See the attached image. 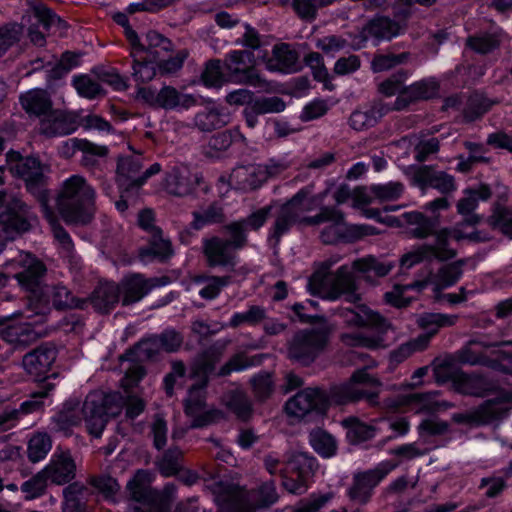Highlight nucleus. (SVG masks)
<instances>
[{
	"label": "nucleus",
	"mask_w": 512,
	"mask_h": 512,
	"mask_svg": "<svg viewBox=\"0 0 512 512\" xmlns=\"http://www.w3.org/2000/svg\"><path fill=\"white\" fill-rule=\"evenodd\" d=\"M73 86L80 96L88 99L96 98L102 93L101 86L86 75L74 76Z\"/></svg>",
	"instance_id": "59"
},
{
	"label": "nucleus",
	"mask_w": 512,
	"mask_h": 512,
	"mask_svg": "<svg viewBox=\"0 0 512 512\" xmlns=\"http://www.w3.org/2000/svg\"><path fill=\"white\" fill-rule=\"evenodd\" d=\"M435 376L439 382L451 380L455 389L460 393L471 395L481 393V378L453 370L448 361H444L435 368Z\"/></svg>",
	"instance_id": "26"
},
{
	"label": "nucleus",
	"mask_w": 512,
	"mask_h": 512,
	"mask_svg": "<svg viewBox=\"0 0 512 512\" xmlns=\"http://www.w3.org/2000/svg\"><path fill=\"white\" fill-rule=\"evenodd\" d=\"M364 214L367 218H377L378 221L389 226H402L406 224L411 233L418 238L427 237L435 226V222L432 219L427 218L418 211L406 212L399 219L390 216L381 218L379 212L375 210H366Z\"/></svg>",
	"instance_id": "24"
},
{
	"label": "nucleus",
	"mask_w": 512,
	"mask_h": 512,
	"mask_svg": "<svg viewBox=\"0 0 512 512\" xmlns=\"http://www.w3.org/2000/svg\"><path fill=\"white\" fill-rule=\"evenodd\" d=\"M198 182L199 177L192 174L187 166H179L172 168L167 173L164 188L169 194L185 196L193 191Z\"/></svg>",
	"instance_id": "27"
},
{
	"label": "nucleus",
	"mask_w": 512,
	"mask_h": 512,
	"mask_svg": "<svg viewBox=\"0 0 512 512\" xmlns=\"http://www.w3.org/2000/svg\"><path fill=\"white\" fill-rule=\"evenodd\" d=\"M181 451L178 448L169 449L157 463L164 476H172L180 469Z\"/></svg>",
	"instance_id": "61"
},
{
	"label": "nucleus",
	"mask_w": 512,
	"mask_h": 512,
	"mask_svg": "<svg viewBox=\"0 0 512 512\" xmlns=\"http://www.w3.org/2000/svg\"><path fill=\"white\" fill-rule=\"evenodd\" d=\"M147 100L157 107L164 109L184 110L194 106L196 101L192 95L181 94L175 88L166 86L157 93L148 92Z\"/></svg>",
	"instance_id": "29"
},
{
	"label": "nucleus",
	"mask_w": 512,
	"mask_h": 512,
	"mask_svg": "<svg viewBox=\"0 0 512 512\" xmlns=\"http://www.w3.org/2000/svg\"><path fill=\"white\" fill-rule=\"evenodd\" d=\"M382 383L369 374L366 369L353 373L346 383L331 388L327 398L319 389L307 388L298 392L285 404L286 414L299 420L313 411L324 412L329 402L345 404L360 399H366L370 404L376 403Z\"/></svg>",
	"instance_id": "2"
},
{
	"label": "nucleus",
	"mask_w": 512,
	"mask_h": 512,
	"mask_svg": "<svg viewBox=\"0 0 512 512\" xmlns=\"http://www.w3.org/2000/svg\"><path fill=\"white\" fill-rule=\"evenodd\" d=\"M330 331L322 323L318 328L298 332L289 343V358L303 365L310 364L326 347Z\"/></svg>",
	"instance_id": "13"
},
{
	"label": "nucleus",
	"mask_w": 512,
	"mask_h": 512,
	"mask_svg": "<svg viewBox=\"0 0 512 512\" xmlns=\"http://www.w3.org/2000/svg\"><path fill=\"white\" fill-rule=\"evenodd\" d=\"M172 255L171 243L163 238L161 231L151 234L149 245L140 250V257L143 261L152 259H166Z\"/></svg>",
	"instance_id": "44"
},
{
	"label": "nucleus",
	"mask_w": 512,
	"mask_h": 512,
	"mask_svg": "<svg viewBox=\"0 0 512 512\" xmlns=\"http://www.w3.org/2000/svg\"><path fill=\"white\" fill-rule=\"evenodd\" d=\"M458 316L445 313H423L417 317V325L429 336V341L441 328L456 324Z\"/></svg>",
	"instance_id": "40"
},
{
	"label": "nucleus",
	"mask_w": 512,
	"mask_h": 512,
	"mask_svg": "<svg viewBox=\"0 0 512 512\" xmlns=\"http://www.w3.org/2000/svg\"><path fill=\"white\" fill-rule=\"evenodd\" d=\"M51 448L50 436L45 432H37L28 442V457L32 462H39L46 457Z\"/></svg>",
	"instance_id": "53"
},
{
	"label": "nucleus",
	"mask_w": 512,
	"mask_h": 512,
	"mask_svg": "<svg viewBox=\"0 0 512 512\" xmlns=\"http://www.w3.org/2000/svg\"><path fill=\"white\" fill-rule=\"evenodd\" d=\"M393 106H385L381 110L370 108L354 111L349 119L350 126L356 131H362L374 126L384 113L392 110Z\"/></svg>",
	"instance_id": "46"
},
{
	"label": "nucleus",
	"mask_w": 512,
	"mask_h": 512,
	"mask_svg": "<svg viewBox=\"0 0 512 512\" xmlns=\"http://www.w3.org/2000/svg\"><path fill=\"white\" fill-rule=\"evenodd\" d=\"M347 428V437L353 443H359L372 438L375 435L376 428L361 422L357 418H348L343 421Z\"/></svg>",
	"instance_id": "54"
},
{
	"label": "nucleus",
	"mask_w": 512,
	"mask_h": 512,
	"mask_svg": "<svg viewBox=\"0 0 512 512\" xmlns=\"http://www.w3.org/2000/svg\"><path fill=\"white\" fill-rule=\"evenodd\" d=\"M455 256V248L447 245V232H437L434 245H419L411 248L400 258V268L409 270L423 261L447 260Z\"/></svg>",
	"instance_id": "17"
},
{
	"label": "nucleus",
	"mask_w": 512,
	"mask_h": 512,
	"mask_svg": "<svg viewBox=\"0 0 512 512\" xmlns=\"http://www.w3.org/2000/svg\"><path fill=\"white\" fill-rule=\"evenodd\" d=\"M94 189L80 175H72L63 182L57 198L62 218L70 224H86L92 218Z\"/></svg>",
	"instance_id": "8"
},
{
	"label": "nucleus",
	"mask_w": 512,
	"mask_h": 512,
	"mask_svg": "<svg viewBox=\"0 0 512 512\" xmlns=\"http://www.w3.org/2000/svg\"><path fill=\"white\" fill-rule=\"evenodd\" d=\"M230 121L227 111L216 104L207 106L196 114L194 123L202 131H211L225 126Z\"/></svg>",
	"instance_id": "36"
},
{
	"label": "nucleus",
	"mask_w": 512,
	"mask_h": 512,
	"mask_svg": "<svg viewBox=\"0 0 512 512\" xmlns=\"http://www.w3.org/2000/svg\"><path fill=\"white\" fill-rule=\"evenodd\" d=\"M511 408L512 392H505L495 400H489L477 411L454 414L453 420L457 423H484L491 419L499 418Z\"/></svg>",
	"instance_id": "22"
},
{
	"label": "nucleus",
	"mask_w": 512,
	"mask_h": 512,
	"mask_svg": "<svg viewBox=\"0 0 512 512\" xmlns=\"http://www.w3.org/2000/svg\"><path fill=\"white\" fill-rule=\"evenodd\" d=\"M80 152H82V162L84 165H94L97 158H102L107 154L105 146L96 145L87 140H82Z\"/></svg>",
	"instance_id": "64"
},
{
	"label": "nucleus",
	"mask_w": 512,
	"mask_h": 512,
	"mask_svg": "<svg viewBox=\"0 0 512 512\" xmlns=\"http://www.w3.org/2000/svg\"><path fill=\"white\" fill-rule=\"evenodd\" d=\"M79 125L78 116L66 110H50L40 120L39 131L47 137L72 134Z\"/></svg>",
	"instance_id": "23"
},
{
	"label": "nucleus",
	"mask_w": 512,
	"mask_h": 512,
	"mask_svg": "<svg viewBox=\"0 0 512 512\" xmlns=\"http://www.w3.org/2000/svg\"><path fill=\"white\" fill-rule=\"evenodd\" d=\"M43 470L49 482L63 485L74 479L76 463L69 450L57 447Z\"/></svg>",
	"instance_id": "25"
},
{
	"label": "nucleus",
	"mask_w": 512,
	"mask_h": 512,
	"mask_svg": "<svg viewBox=\"0 0 512 512\" xmlns=\"http://www.w3.org/2000/svg\"><path fill=\"white\" fill-rule=\"evenodd\" d=\"M142 156L134 154L121 157L117 166V182L119 187L128 190L132 187L142 186L151 176L158 174L161 166L158 163L152 164L145 171H141Z\"/></svg>",
	"instance_id": "18"
},
{
	"label": "nucleus",
	"mask_w": 512,
	"mask_h": 512,
	"mask_svg": "<svg viewBox=\"0 0 512 512\" xmlns=\"http://www.w3.org/2000/svg\"><path fill=\"white\" fill-rule=\"evenodd\" d=\"M319 203L315 197L310 196L309 190L299 191L289 202L281 207L280 215L277 217L272 237L279 239L285 234L290 226L296 222H303L309 225L328 223L327 227L321 233V239L324 243L331 244L344 237L347 230L343 216L331 209H324L316 217H303V213L310 211Z\"/></svg>",
	"instance_id": "3"
},
{
	"label": "nucleus",
	"mask_w": 512,
	"mask_h": 512,
	"mask_svg": "<svg viewBox=\"0 0 512 512\" xmlns=\"http://www.w3.org/2000/svg\"><path fill=\"white\" fill-rule=\"evenodd\" d=\"M47 482H49V479L46 477V474H44V470L42 469L33 478L24 482L21 486V490L25 493V498L27 500H32L41 496L45 492Z\"/></svg>",
	"instance_id": "58"
},
{
	"label": "nucleus",
	"mask_w": 512,
	"mask_h": 512,
	"mask_svg": "<svg viewBox=\"0 0 512 512\" xmlns=\"http://www.w3.org/2000/svg\"><path fill=\"white\" fill-rule=\"evenodd\" d=\"M82 62V54L75 52H65L60 62L51 70L53 77H61L70 70L80 66Z\"/></svg>",
	"instance_id": "62"
},
{
	"label": "nucleus",
	"mask_w": 512,
	"mask_h": 512,
	"mask_svg": "<svg viewBox=\"0 0 512 512\" xmlns=\"http://www.w3.org/2000/svg\"><path fill=\"white\" fill-rule=\"evenodd\" d=\"M36 220L30 208L16 195L0 192V252L4 241L28 231Z\"/></svg>",
	"instance_id": "10"
},
{
	"label": "nucleus",
	"mask_w": 512,
	"mask_h": 512,
	"mask_svg": "<svg viewBox=\"0 0 512 512\" xmlns=\"http://www.w3.org/2000/svg\"><path fill=\"white\" fill-rule=\"evenodd\" d=\"M119 295L120 287L118 285L105 282L100 284L94 291L91 301L96 309L107 312L118 303Z\"/></svg>",
	"instance_id": "43"
},
{
	"label": "nucleus",
	"mask_w": 512,
	"mask_h": 512,
	"mask_svg": "<svg viewBox=\"0 0 512 512\" xmlns=\"http://www.w3.org/2000/svg\"><path fill=\"white\" fill-rule=\"evenodd\" d=\"M462 276L461 263L443 266L430 281L435 293L454 285Z\"/></svg>",
	"instance_id": "48"
},
{
	"label": "nucleus",
	"mask_w": 512,
	"mask_h": 512,
	"mask_svg": "<svg viewBox=\"0 0 512 512\" xmlns=\"http://www.w3.org/2000/svg\"><path fill=\"white\" fill-rule=\"evenodd\" d=\"M149 482L150 474L147 471H137L127 484L131 497L138 502H145L148 495Z\"/></svg>",
	"instance_id": "56"
},
{
	"label": "nucleus",
	"mask_w": 512,
	"mask_h": 512,
	"mask_svg": "<svg viewBox=\"0 0 512 512\" xmlns=\"http://www.w3.org/2000/svg\"><path fill=\"white\" fill-rule=\"evenodd\" d=\"M230 240L224 241L212 237L204 241V254L210 266H229L235 264L234 250L245 244V237L239 223H232L227 227Z\"/></svg>",
	"instance_id": "16"
},
{
	"label": "nucleus",
	"mask_w": 512,
	"mask_h": 512,
	"mask_svg": "<svg viewBox=\"0 0 512 512\" xmlns=\"http://www.w3.org/2000/svg\"><path fill=\"white\" fill-rule=\"evenodd\" d=\"M339 262V257H332L321 262L316 271L308 280V290L313 295H319L323 299L336 300L345 296L350 303L360 299L356 294L355 276L364 277L367 280L373 277L387 275L394 264L388 261H381L372 256L364 257L353 262L351 266H341L333 278L328 277L332 266Z\"/></svg>",
	"instance_id": "1"
},
{
	"label": "nucleus",
	"mask_w": 512,
	"mask_h": 512,
	"mask_svg": "<svg viewBox=\"0 0 512 512\" xmlns=\"http://www.w3.org/2000/svg\"><path fill=\"white\" fill-rule=\"evenodd\" d=\"M415 181L422 188L432 187L442 194L452 193L457 188L453 176L443 171H433L427 167L417 171Z\"/></svg>",
	"instance_id": "32"
},
{
	"label": "nucleus",
	"mask_w": 512,
	"mask_h": 512,
	"mask_svg": "<svg viewBox=\"0 0 512 512\" xmlns=\"http://www.w3.org/2000/svg\"><path fill=\"white\" fill-rule=\"evenodd\" d=\"M48 397L47 389L33 393L30 399L24 401L19 410L5 411L0 415V426L4 429H9L14 426V419L19 415H25L40 410L45 405V400Z\"/></svg>",
	"instance_id": "35"
},
{
	"label": "nucleus",
	"mask_w": 512,
	"mask_h": 512,
	"mask_svg": "<svg viewBox=\"0 0 512 512\" xmlns=\"http://www.w3.org/2000/svg\"><path fill=\"white\" fill-rule=\"evenodd\" d=\"M402 26L398 23L392 22L385 17H376L369 21L361 32L362 43L368 39H375L377 42L381 40H390L398 36L402 31Z\"/></svg>",
	"instance_id": "33"
},
{
	"label": "nucleus",
	"mask_w": 512,
	"mask_h": 512,
	"mask_svg": "<svg viewBox=\"0 0 512 512\" xmlns=\"http://www.w3.org/2000/svg\"><path fill=\"white\" fill-rule=\"evenodd\" d=\"M267 180V170L262 164H250L233 169L230 184L237 189L252 190Z\"/></svg>",
	"instance_id": "28"
},
{
	"label": "nucleus",
	"mask_w": 512,
	"mask_h": 512,
	"mask_svg": "<svg viewBox=\"0 0 512 512\" xmlns=\"http://www.w3.org/2000/svg\"><path fill=\"white\" fill-rule=\"evenodd\" d=\"M317 468L314 457L302 452L291 455L281 470L282 486L291 494H303L313 481Z\"/></svg>",
	"instance_id": "14"
},
{
	"label": "nucleus",
	"mask_w": 512,
	"mask_h": 512,
	"mask_svg": "<svg viewBox=\"0 0 512 512\" xmlns=\"http://www.w3.org/2000/svg\"><path fill=\"white\" fill-rule=\"evenodd\" d=\"M396 466L395 463L384 461L375 469L355 475L354 483L348 492L350 499L356 503L365 504L369 500L373 488Z\"/></svg>",
	"instance_id": "20"
},
{
	"label": "nucleus",
	"mask_w": 512,
	"mask_h": 512,
	"mask_svg": "<svg viewBox=\"0 0 512 512\" xmlns=\"http://www.w3.org/2000/svg\"><path fill=\"white\" fill-rule=\"evenodd\" d=\"M218 512H245L257 505L268 506L278 500L274 483H265L258 491L256 503H251L250 495L238 486L217 482L213 484Z\"/></svg>",
	"instance_id": "9"
},
{
	"label": "nucleus",
	"mask_w": 512,
	"mask_h": 512,
	"mask_svg": "<svg viewBox=\"0 0 512 512\" xmlns=\"http://www.w3.org/2000/svg\"><path fill=\"white\" fill-rule=\"evenodd\" d=\"M47 305L39 311L32 300L25 311L24 322L9 325L1 331L4 340L13 344L28 345L44 336L46 330L41 326L46 320Z\"/></svg>",
	"instance_id": "15"
},
{
	"label": "nucleus",
	"mask_w": 512,
	"mask_h": 512,
	"mask_svg": "<svg viewBox=\"0 0 512 512\" xmlns=\"http://www.w3.org/2000/svg\"><path fill=\"white\" fill-rule=\"evenodd\" d=\"M306 64L311 68L314 78L323 83V88L328 91L334 90L332 76L324 65L323 57L317 52H311L305 57Z\"/></svg>",
	"instance_id": "50"
},
{
	"label": "nucleus",
	"mask_w": 512,
	"mask_h": 512,
	"mask_svg": "<svg viewBox=\"0 0 512 512\" xmlns=\"http://www.w3.org/2000/svg\"><path fill=\"white\" fill-rule=\"evenodd\" d=\"M182 338L175 331H166L160 337L145 340L138 345V349L150 356L152 347L157 346L161 349L172 352L181 345Z\"/></svg>",
	"instance_id": "47"
},
{
	"label": "nucleus",
	"mask_w": 512,
	"mask_h": 512,
	"mask_svg": "<svg viewBox=\"0 0 512 512\" xmlns=\"http://www.w3.org/2000/svg\"><path fill=\"white\" fill-rule=\"evenodd\" d=\"M121 408L119 396L116 393L105 394L101 391H94L88 394L81 412L89 433L94 437H99L108 419L118 415Z\"/></svg>",
	"instance_id": "12"
},
{
	"label": "nucleus",
	"mask_w": 512,
	"mask_h": 512,
	"mask_svg": "<svg viewBox=\"0 0 512 512\" xmlns=\"http://www.w3.org/2000/svg\"><path fill=\"white\" fill-rule=\"evenodd\" d=\"M224 68L228 82L258 85L260 78L254 71L253 55L247 51H232L225 60Z\"/></svg>",
	"instance_id": "21"
},
{
	"label": "nucleus",
	"mask_w": 512,
	"mask_h": 512,
	"mask_svg": "<svg viewBox=\"0 0 512 512\" xmlns=\"http://www.w3.org/2000/svg\"><path fill=\"white\" fill-rule=\"evenodd\" d=\"M370 190L373 197L380 201H393L402 195L403 185L399 182H388L372 185Z\"/></svg>",
	"instance_id": "57"
},
{
	"label": "nucleus",
	"mask_w": 512,
	"mask_h": 512,
	"mask_svg": "<svg viewBox=\"0 0 512 512\" xmlns=\"http://www.w3.org/2000/svg\"><path fill=\"white\" fill-rule=\"evenodd\" d=\"M153 285L141 275H131L126 277L120 286V292L123 294V304L128 305L140 301L149 293Z\"/></svg>",
	"instance_id": "37"
},
{
	"label": "nucleus",
	"mask_w": 512,
	"mask_h": 512,
	"mask_svg": "<svg viewBox=\"0 0 512 512\" xmlns=\"http://www.w3.org/2000/svg\"><path fill=\"white\" fill-rule=\"evenodd\" d=\"M456 357L461 364H483L512 373V343L491 346L482 341L472 340L457 353Z\"/></svg>",
	"instance_id": "11"
},
{
	"label": "nucleus",
	"mask_w": 512,
	"mask_h": 512,
	"mask_svg": "<svg viewBox=\"0 0 512 512\" xmlns=\"http://www.w3.org/2000/svg\"><path fill=\"white\" fill-rule=\"evenodd\" d=\"M7 266H13L20 270L14 274L19 284L27 291L31 292L29 301L32 300L34 306L41 311L47 305L49 310L50 296L57 308L79 307L80 304L75 300L66 287H56L54 289L41 287V279L45 273L44 265L28 253H20L17 260L7 262Z\"/></svg>",
	"instance_id": "6"
},
{
	"label": "nucleus",
	"mask_w": 512,
	"mask_h": 512,
	"mask_svg": "<svg viewBox=\"0 0 512 512\" xmlns=\"http://www.w3.org/2000/svg\"><path fill=\"white\" fill-rule=\"evenodd\" d=\"M491 195L486 185H480L476 189H465L463 197L457 202V211L461 215L471 214L480 201H486Z\"/></svg>",
	"instance_id": "45"
},
{
	"label": "nucleus",
	"mask_w": 512,
	"mask_h": 512,
	"mask_svg": "<svg viewBox=\"0 0 512 512\" xmlns=\"http://www.w3.org/2000/svg\"><path fill=\"white\" fill-rule=\"evenodd\" d=\"M126 37L131 45L134 79L141 83L151 81L156 75V67L160 65L159 57H155L154 54L153 56L145 55V47L131 27H126Z\"/></svg>",
	"instance_id": "19"
},
{
	"label": "nucleus",
	"mask_w": 512,
	"mask_h": 512,
	"mask_svg": "<svg viewBox=\"0 0 512 512\" xmlns=\"http://www.w3.org/2000/svg\"><path fill=\"white\" fill-rule=\"evenodd\" d=\"M202 81L205 86L219 88L228 82L224 64L220 61L209 62L202 73Z\"/></svg>",
	"instance_id": "55"
},
{
	"label": "nucleus",
	"mask_w": 512,
	"mask_h": 512,
	"mask_svg": "<svg viewBox=\"0 0 512 512\" xmlns=\"http://www.w3.org/2000/svg\"><path fill=\"white\" fill-rule=\"evenodd\" d=\"M429 345L428 335H419L418 337L403 343L397 349L390 353V361L399 364L409 358L416 352L423 351Z\"/></svg>",
	"instance_id": "49"
},
{
	"label": "nucleus",
	"mask_w": 512,
	"mask_h": 512,
	"mask_svg": "<svg viewBox=\"0 0 512 512\" xmlns=\"http://www.w3.org/2000/svg\"><path fill=\"white\" fill-rule=\"evenodd\" d=\"M297 59V54L291 50L289 45H276L273 48V56L267 61L266 67L270 71L290 73L296 69Z\"/></svg>",
	"instance_id": "38"
},
{
	"label": "nucleus",
	"mask_w": 512,
	"mask_h": 512,
	"mask_svg": "<svg viewBox=\"0 0 512 512\" xmlns=\"http://www.w3.org/2000/svg\"><path fill=\"white\" fill-rule=\"evenodd\" d=\"M427 285V281H417L404 286L395 285L391 291L385 293V300L395 307H404Z\"/></svg>",
	"instance_id": "41"
},
{
	"label": "nucleus",
	"mask_w": 512,
	"mask_h": 512,
	"mask_svg": "<svg viewBox=\"0 0 512 512\" xmlns=\"http://www.w3.org/2000/svg\"><path fill=\"white\" fill-rule=\"evenodd\" d=\"M437 93L438 83L433 78L423 79L406 87L402 94L397 97L392 109L401 110L410 101L429 99L436 96Z\"/></svg>",
	"instance_id": "31"
},
{
	"label": "nucleus",
	"mask_w": 512,
	"mask_h": 512,
	"mask_svg": "<svg viewBox=\"0 0 512 512\" xmlns=\"http://www.w3.org/2000/svg\"><path fill=\"white\" fill-rule=\"evenodd\" d=\"M265 318V310L259 306H252L245 312H237L231 317L229 325L237 327L242 324L255 325Z\"/></svg>",
	"instance_id": "60"
},
{
	"label": "nucleus",
	"mask_w": 512,
	"mask_h": 512,
	"mask_svg": "<svg viewBox=\"0 0 512 512\" xmlns=\"http://www.w3.org/2000/svg\"><path fill=\"white\" fill-rule=\"evenodd\" d=\"M56 359V350L52 347H39L23 358L24 369L32 376H45Z\"/></svg>",
	"instance_id": "30"
},
{
	"label": "nucleus",
	"mask_w": 512,
	"mask_h": 512,
	"mask_svg": "<svg viewBox=\"0 0 512 512\" xmlns=\"http://www.w3.org/2000/svg\"><path fill=\"white\" fill-rule=\"evenodd\" d=\"M479 221L476 215L471 216L470 219L456 225L452 230L442 229L439 232H447V245L452 246V241L469 240L472 242L485 241L486 236L481 235L475 228V224Z\"/></svg>",
	"instance_id": "39"
},
{
	"label": "nucleus",
	"mask_w": 512,
	"mask_h": 512,
	"mask_svg": "<svg viewBox=\"0 0 512 512\" xmlns=\"http://www.w3.org/2000/svg\"><path fill=\"white\" fill-rule=\"evenodd\" d=\"M7 165L11 173L22 178L26 183L27 189L39 198L44 215L51 226L55 240L58 242L60 253L64 258H67L72 264L77 266L80 261L74 254L72 240L67 232L57 224L48 207L46 191L42 189L45 181L46 167L34 157L24 158L15 152L7 154Z\"/></svg>",
	"instance_id": "4"
},
{
	"label": "nucleus",
	"mask_w": 512,
	"mask_h": 512,
	"mask_svg": "<svg viewBox=\"0 0 512 512\" xmlns=\"http://www.w3.org/2000/svg\"><path fill=\"white\" fill-rule=\"evenodd\" d=\"M218 356L211 350L197 361L190 371L186 381H189L188 395L184 402L186 415L191 419L192 427H203L217 422L222 418V412L206 403V391L208 375L215 368Z\"/></svg>",
	"instance_id": "7"
},
{
	"label": "nucleus",
	"mask_w": 512,
	"mask_h": 512,
	"mask_svg": "<svg viewBox=\"0 0 512 512\" xmlns=\"http://www.w3.org/2000/svg\"><path fill=\"white\" fill-rule=\"evenodd\" d=\"M407 405L415 412L434 413L450 407L449 403L440 401L436 393L412 394L401 399L397 404H389L390 407Z\"/></svg>",
	"instance_id": "34"
},
{
	"label": "nucleus",
	"mask_w": 512,
	"mask_h": 512,
	"mask_svg": "<svg viewBox=\"0 0 512 512\" xmlns=\"http://www.w3.org/2000/svg\"><path fill=\"white\" fill-rule=\"evenodd\" d=\"M343 324L353 328H369L367 333H343L341 341L349 347L383 348L396 340L393 327L381 315L363 304L339 310Z\"/></svg>",
	"instance_id": "5"
},
{
	"label": "nucleus",
	"mask_w": 512,
	"mask_h": 512,
	"mask_svg": "<svg viewBox=\"0 0 512 512\" xmlns=\"http://www.w3.org/2000/svg\"><path fill=\"white\" fill-rule=\"evenodd\" d=\"M21 105L26 112L38 116H44L51 110V100L47 92L42 89H32L22 94Z\"/></svg>",
	"instance_id": "42"
},
{
	"label": "nucleus",
	"mask_w": 512,
	"mask_h": 512,
	"mask_svg": "<svg viewBox=\"0 0 512 512\" xmlns=\"http://www.w3.org/2000/svg\"><path fill=\"white\" fill-rule=\"evenodd\" d=\"M316 47L327 56L334 57L337 53L344 51L349 47L354 49L360 48L361 43H349L348 40L342 36L329 35L318 39Z\"/></svg>",
	"instance_id": "51"
},
{
	"label": "nucleus",
	"mask_w": 512,
	"mask_h": 512,
	"mask_svg": "<svg viewBox=\"0 0 512 512\" xmlns=\"http://www.w3.org/2000/svg\"><path fill=\"white\" fill-rule=\"evenodd\" d=\"M309 441L313 449L323 457H331L336 452L337 444L335 439L324 430H313L309 435Z\"/></svg>",
	"instance_id": "52"
},
{
	"label": "nucleus",
	"mask_w": 512,
	"mask_h": 512,
	"mask_svg": "<svg viewBox=\"0 0 512 512\" xmlns=\"http://www.w3.org/2000/svg\"><path fill=\"white\" fill-rule=\"evenodd\" d=\"M331 499V493L312 494L308 499L301 501L292 512H317Z\"/></svg>",
	"instance_id": "63"
}]
</instances>
